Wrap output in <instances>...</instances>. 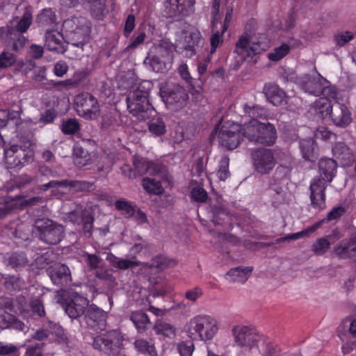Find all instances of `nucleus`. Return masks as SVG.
<instances>
[{"label": "nucleus", "instance_id": "f257e3e1", "mask_svg": "<svg viewBox=\"0 0 356 356\" xmlns=\"http://www.w3.org/2000/svg\"><path fill=\"white\" fill-rule=\"evenodd\" d=\"M152 87L151 81H143L127 97L128 111L140 120H145L156 112L149 99Z\"/></svg>", "mask_w": 356, "mask_h": 356}, {"label": "nucleus", "instance_id": "f03ea898", "mask_svg": "<svg viewBox=\"0 0 356 356\" xmlns=\"http://www.w3.org/2000/svg\"><path fill=\"white\" fill-rule=\"evenodd\" d=\"M219 330L218 322L212 316L200 314L191 319L188 333L191 338L203 341L212 340Z\"/></svg>", "mask_w": 356, "mask_h": 356}, {"label": "nucleus", "instance_id": "7ed1b4c3", "mask_svg": "<svg viewBox=\"0 0 356 356\" xmlns=\"http://www.w3.org/2000/svg\"><path fill=\"white\" fill-rule=\"evenodd\" d=\"M217 134L220 145L229 150L236 149L241 143V124L233 121L223 122L222 117L211 135Z\"/></svg>", "mask_w": 356, "mask_h": 356}, {"label": "nucleus", "instance_id": "20e7f679", "mask_svg": "<svg viewBox=\"0 0 356 356\" xmlns=\"http://www.w3.org/2000/svg\"><path fill=\"white\" fill-rule=\"evenodd\" d=\"M301 88L306 92L314 96L330 97L332 99L337 97V90L334 86L323 77L320 74L318 76H312L307 74L298 78Z\"/></svg>", "mask_w": 356, "mask_h": 356}, {"label": "nucleus", "instance_id": "39448f33", "mask_svg": "<svg viewBox=\"0 0 356 356\" xmlns=\"http://www.w3.org/2000/svg\"><path fill=\"white\" fill-rule=\"evenodd\" d=\"M33 232L38 238L50 245L59 243L64 238L65 229L49 218H37L33 225Z\"/></svg>", "mask_w": 356, "mask_h": 356}, {"label": "nucleus", "instance_id": "423d86ee", "mask_svg": "<svg viewBox=\"0 0 356 356\" xmlns=\"http://www.w3.org/2000/svg\"><path fill=\"white\" fill-rule=\"evenodd\" d=\"M94 349L106 355H114L123 346V337L118 330H112L93 338Z\"/></svg>", "mask_w": 356, "mask_h": 356}, {"label": "nucleus", "instance_id": "0eeeda50", "mask_svg": "<svg viewBox=\"0 0 356 356\" xmlns=\"http://www.w3.org/2000/svg\"><path fill=\"white\" fill-rule=\"evenodd\" d=\"M232 334L236 346L250 351L258 348L260 335L254 328L243 325H234Z\"/></svg>", "mask_w": 356, "mask_h": 356}, {"label": "nucleus", "instance_id": "6e6552de", "mask_svg": "<svg viewBox=\"0 0 356 356\" xmlns=\"http://www.w3.org/2000/svg\"><path fill=\"white\" fill-rule=\"evenodd\" d=\"M160 93L166 106L175 111L184 107L188 99L186 90L179 85H169L161 88Z\"/></svg>", "mask_w": 356, "mask_h": 356}, {"label": "nucleus", "instance_id": "1a4fd4ad", "mask_svg": "<svg viewBox=\"0 0 356 356\" xmlns=\"http://www.w3.org/2000/svg\"><path fill=\"white\" fill-rule=\"evenodd\" d=\"M33 160V156L22 146L12 145L4 149V161L6 168L20 170Z\"/></svg>", "mask_w": 356, "mask_h": 356}, {"label": "nucleus", "instance_id": "9d476101", "mask_svg": "<svg viewBox=\"0 0 356 356\" xmlns=\"http://www.w3.org/2000/svg\"><path fill=\"white\" fill-rule=\"evenodd\" d=\"M75 104L79 115L87 120H95L99 115L97 99L90 93L84 92L75 97Z\"/></svg>", "mask_w": 356, "mask_h": 356}, {"label": "nucleus", "instance_id": "9b49d317", "mask_svg": "<svg viewBox=\"0 0 356 356\" xmlns=\"http://www.w3.org/2000/svg\"><path fill=\"white\" fill-rule=\"evenodd\" d=\"M195 0H168L165 4V13L169 18L181 20L195 13Z\"/></svg>", "mask_w": 356, "mask_h": 356}, {"label": "nucleus", "instance_id": "f8f14e48", "mask_svg": "<svg viewBox=\"0 0 356 356\" xmlns=\"http://www.w3.org/2000/svg\"><path fill=\"white\" fill-rule=\"evenodd\" d=\"M264 50L262 42L252 40L250 36L245 33L239 37L235 44L234 52L239 56L243 61H245L252 59Z\"/></svg>", "mask_w": 356, "mask_h": 356}, {"label": "nucleus", "instance_id": "ddd939ff", "mask_svg": "<svg viewBox=\"0 0 356 356\" xmlns=\"http://www.w3.org/2000/svg\"><path fill=\"white\" fill-rule=\"evenodd\" d=\"M174 47L166 41H161L156 49L159 55L154 56L150 59V65L157 72L166 70L168 65L172 63L174 57Z\"/></svg>", "mask_w": 356, "mask_h": 356}, {"label": "nucleus", "instance_id": "4468645a", "mask_svg": "<svg viewBox=\"0 0 356 356\" xmlns=\"http://www.w3.org/2000/svg\"><path fill=\"white\" fill-rule=\"evenodd\" d=\"M325 179L314 177L309 185L310 206L315 210H322L325 207L327 183Z\"/></svg>", "mask_w": 356, "mask_h": 356}, {"label": "nucleus", "instance_id": "2eb2a0df", "mask_svg": "<svg viewBox=\"0 0 356 356\" xmlns=\"http://www.w3.org/2000/svg\"><path fill=\"white\" fill-rule=\"evenodd\" d=\"M255 170L260 174H268L275 167L276 161L270 149L258 148L252 153Z\"/></svg>", "mask_w": 356, "mask_h": 356}, {"label": "nucleus", "instance_id": "dca6fc26", "mask_svg": "<svg viewBox=\"0 0 356 356\" xmlns=\"http://www.w3.org/2000/svg\"><path fill=\"white\" fill-rule=\"evenodd\" d=\"M46 272L54 285L60 288L67 287L70 285L72 275L70 270L67 265L56 263L49 266Z\"/></svg>", "mask_w": 356, "mask_h": 356}, {"label": "nucleus", "instance_id": "f3484780", "mask_svg": "<svg viewBox=\"0 0 356 356\" xmlns=\"http://www.w3.org/2000/svg\"><path fill=\"white\" fill-rule=\"evenodd\" d=\"M106 312L95 305H91L85 314V321L88 327L97 332L106 328Z\"/></svg>", "mask_w": 356, "mask_h": 356}, {"label": "nucleus", "instance_id": "a211bd4d", "mask_svg": "<svg viewBox=\"0 0 356 356\" xmlns=\"http://www.w3.org/2000/svg\"><path fill=\"white\" fill-rule=\"evenodd\" d=\"M333 124L341 128H346L352 122V114L348 107L339 102H335L329 117Z\"/></svg>", "mask_w": 356, "mask_h": 356}, {"label": "nucleus", "instance_id": "6ab92c4d", "mask_svg": "<svg viewBox=\"0 0 356 356\" xmlns=\"http://www.w3.org/2000/svg\"><path fill=\"white\" fill-rule=\"evenodd\" d=\"M88 305V299L76 293L66 303L65 311L71 318H77L85 313Z\"/></svg>", "mask_w": 356, "mask_h": 356}, {"label": "nucleus", "instance_id": "aec40b11", "mask_svg": "<svg viewBox=\"0 0 356 356\" xmlns=\"http://www.w3.org/2000/svg\"><path fill=\"white\" fill-rule=\"evenodd\" d=\"M204 46V39L199 31H191L186 35L183 53L187 58H191L200 51Z\"/></svg>", "mask_w": 356, "mask_h": 356}, {"label": "nucleus", "instance_id": "412c9836", "mask_svg": "<svg viewBox=\"0 0 356 356\" xmlns=\"http://www.w3.org/2000/svg\"><path fill=\"white\" fill-rule=\"evenodd\" d=\"M133 165L135 168L137 177L142 176L147 173L149 175H158L162 172L163 167V165L154 161H147L138 155H135L133 157Z\"/></svg>", "mask_w": 356, "mask_h": 356}, {"label": "nucleus", "instance_id": "4be33fe9", "mask_svg": "<svg viewBox=\"0 0 356 356\" xmlns=\"http://www.w3.org/2000/svg\"><path fill=\"white\" fill-rule=\"evenodd\" d=\"M334 252L342 259L354 257L356 254V235L339 242L334 248Z\"/></svg>", "mask_w": 356, "mask_h": 356}, {"label": "nucleus", "instance_id": "5701e85b", "mask_svg": "<svg viewBox=\"0 0 356 356\" xmlns=\"http://www.w3.org/2000/svg\"><path fill=\"white\" fill-rule=\"evenodd\" d=\"M82 183L79 181L63 179V180H52L47 184H42L39 186V189L42 191H46L51 189V197H59L62 195L63 193L59 190L60 188H76Z\"/></svg>", "mask_w": 356, "mask_h": 356}, {"label": "nucleus", "instance_id": "b1692460", "mask_svg": "<svg viewBox=\"0 0 356 356\" xmlns=\"http://www.w3.org/2000/svg\"><path fill=\"white\" fill-rule=\"evenodd\" d=\"M263 92L268 101L274 106H280L285 102L286 93L277 84L268 83L264 85Z\"/></svg>", "mask_w": 356, "mask_h": 356}, {"label": "nucleus", "instance_id": "393cba45", "mask_svg": "<svg viewBox=\"0 0 356 356\" xmlns=\"http://www.w3.org/2000/svg\"><path fill=\"white\" fill-rule=\"evenodd\" d=\"M0 283L3 285L6 291L10 293L20 291L26 287L24 279L15 275L0 273Z\"/></svg>", "mask_w": 356, "mask_h": 356}, {"label": "nucleus", "instance_id": "a878e982", "mask_svg": "<svg viewBox=\"0 0 356 356\" xmlns=\"http://www.w3.org/2000/svg\"><path fill=\"white\" fill-rule=\"evenodd\" d=\"M257 143L266 146L275 144L277 139V131L273 124L270 123H261L259 133L257 135Z\"/></svg>", "mask_w": 356, "mask_h": 356}, {"label": "nucleus", "instance_id": "bb28decb", "mask_svg": "<svg viewBox=\"0 0 356 356\" xmlns=\"http://www.w3.org/2000/svg\"><path fill=\"white\" fill-rule=\"evenodd\" d=\"M45 47L49 51L64 53L65 49L63 35L55 31H47L45 33Z\"/></svg>", "mask_w": 356, "mask_h": 356}, {"label": "nucleus", "instance_id": "cd10ccee", "mask_svg": "<svg viewBox=\"0 0 356 356\" xmlns=\"http://www.w3.org/2000/svg\"><path fill=\"white\" fill-rule=\"evenodd\" d=\"M76 20H77L76 18L65 20L63 23V27L65 29L70 27L72 28V29L67 30L69 32L67 36L72 45L83 48L86 44V38L83 33H80L81 30L77 26L75 29H73L72 24H75Z\"/></svg>", "mask_w": 356, "mask_h": 356}, {"label": "nucleus", "instance_id": "c85d7f7f", "mask_svg": "<svg viewBox=\"0 0 356 356\" xmlns=\"http://www.w3.org/2000/svg\"><path fill=\"white\" fill-rule=\"evenodd\" d=\"M261 123L258 120H251L244 125L241 124V142L244 138L257 143Z\"/></svg>", "mask_w": 356, "mask_h": 356}, {"label": "nucleus", "instance_id": "c756f323", "mask_svg": "<svg viewBox=\"0 0 356 356\" xmlns=\"http://www.w3.org/2000/svg\"><path fill=\"white\" fill-rule=\"evenodd\" d=\"M17 195L0 197V220L19 209Z\"/></svg>", "mask_w": 356, "mask_h": 356}, {"label": "nucleus", "instance_id": "7c9ffc66", "mask_svg": "<svg viewBox=\"0 0 356 356\" xmlns=\"http://www.w3.org/2000/svg\"><path fill=\"white\" fill-rule=\"evenodd\" d=\"M319 172L326 181L331 182L337 170V163L332 159H321L318 161Z\"/></svg>", "mask_w": 356, "mask_h": 356}, {"label": "nucleus", "instance_id": "2f4dec72", "mask_svg": "<svg viewBox=\"0 0 356 356\" xmlns=\"http://www.w3.org/2000/svg\"><path fill=\"white\" fill-rule=\"evenodd\" d=\"M33 22V16L31 12L26 9L21 19L17 22L16 26H8V34L13 35V33H21L26 32L31 26Z\"/></svg>", "mask_w": 356, "mask_h": 356}, {"label": "nucleus", "instance_id": "473e14b6", "mask_svg": "<svg viewBox=\"0 0 356 356\" xmlns=\"http://www.w3.org/2000/svg\"><path fill=\"white\" fill-rule=\"evenodd\" d=\"M332 154L343 165H348L353 157L351 149L343 142H339L334 145L332 147Z\"/></svg>", "mask_w": 356, "mask_h": 356}, {"label": "nucleus", "instance_id": "72a5a7b5", "mask_svg": "<svg viewBox=\"0 0 356 356\" xmlns=\"http://www.w3.org/2000/svg\"><path fill=\"white\" fill-rule=\"evenodd\" d=\"M130 320L140 333L144 332L151 325L149 316L143 311L133 312L130 315Z\"/></svg>", "mask_w": 356, "mask_h": 356}, {"label": "nucleus", "instance_id": "f704fd0d", "mask_svg": "<svg viewBox=\"0 0 356 356\" xmlns=\"http://www.w3.org/2000/svg\"><path fill=\"white\" fill-rule=\"evenodd\" d=\"M0 328H14L22 331L24 328V324L15 316L5 312L2 314H0Z\"/></svg>", "mask_w": 356, "mask_h": 356}, {"label": "nucleus", "instance_id": "c9c22d12", "mask_svg": "<svg viewBox=\"0 0 356 356\" xmlns=\"http://www.w3.org/2000/svg\"><path fill=\"white\" fill-rule=\"evenodd\" d=\"M252 270V267H236L229 270L227 276L232 282L244 283Z\"/></svg>", "mask_w": 356, "mask_h": 356}, {"label": "nucleus", "instance_id": "e433bc0d", "mask_svg": "<svg viewBox=\"0 0 356 356\" xmlns=\"http://www.w3.org/2000/svg\"><path fill=\"white\" fill-rule=\"evenodd\" d=\"M134 344L138 353L143 356H158L155 346L151 341L139 339H136Z\"/></svg>", "mask_w": 356, "mask_h": 356}, {"label": "nucleus", "instance_id": "4c0bfd02", "mask_svg": "<svg viewBox=\"0 0 356 356\" xmlns=\"http://www.w3.org/2000/svg\"><path fill=\"white\" fill-rule=\"evenodd\" d=\"M330 99H332L330 97L323 96L314 103V110L321 115L322 118H328L330 113H332L333 105L331 104Z\"/></svg>", "mask_w": 356, "mask_h": 356}, {"label": "nucleus", "instance_id": "58836bf2", "mask_svg": "<svg viewBox=\"0 0 356 356\" xmlns=\"http://www.w3.org/2000/svg\"><path fill=\"white\" fill-rule=\"evenodd\" d=\"M148 130L154 136H161L166 133V125L161 117H153L148 122Z\"/></svg>", "mask_w": 356, "mask_h": 356}, {"label": "nucleus", "instance_id": "ea45409f", "mask_svg": "<svg viewBox=\"0 0 356 356\" xmlns=\"http://www.w3.org/2000/svg\"><path fill=\"white\" fill-rule=\"evenodd\" d=\"M226 21H228V15H226L225 17V22L224 23L222 29V32L220 33L219 31H216L214 33H213L210 38V55L213 54L218 47H219L223 42V38L222 35L227 30L228 25L226 24Z\"/></svg>", "mask_w": 356, "mask_h": 356}, {"label": "nucleus", "instance_id": "a19ab883", "mask_svg": "<svg viewBox=\"0 0 356 356\" xmlns=\"http://www.w3.org/2000/svg\"><path fill=\"white\" fill-rule=\"evenodd\" d=\"M8 264L14 269L17 270L27 265L29 260L23 252H15L8 259Z\"/></svg>", "mask_w": 356, "mask_h": 356}, {"label": "nucleus", "instance_id": "79ce46f5", "mask_svg": "<svg viewBox=\"0 0 356 356\" xmlns=\"http://www.w3.org/2000/svg\"><path fill=\"white\" fill-rule=\"evenodd\" d=\"M244 112L249 115L252 120L266 119L268 115V110L264 106L255 105L250 106H244Z\"/></svg>", "mask_w": 356, "mask_h": 356}, {"label": "nucleus", "instance_id": "37998d69", "mask_svg": "<svg viewBox=\"0 0 356 356\" xmlns=\"http://www.w3.org/2000/svg\"><path fill=\"white\" fill-rule=\"evenodd\" d=\"M146 37L145 30L138 29L131 37L130 36L129 44L125 47L124 51H129L137 49L140 44L144 43Z\"/></svg>", "mask_w": 356, "mask_h": 356}, {"label": "nucleus", "instance_id": "c03bdc74", "mask_svg": "<svg viewBox=\"0 0 356 356\" xmlns=\"http://www.w3.org/2000/svg\"><path fill=\"white\" fill-rule=\"evenodd\" d=\"M143 186L150 194L159 195H161L164 191L161 183L152 178H144L143 179Z\"/></svg>", "mask_w": 356, "mask_h": 356}, {"label": "nucleus", "instance_id": "a18cd8bd", "mask_svg": "<svg viewBox=\"0 0 356 356\" xmlns=\"http://www.w3.org/2000/svg\"><path fill=\"white\" fill-rule=\"evenodd\" d=\"M321 225V222H316L309 227L307 229H305V230H302L301 232H298L296 233L289 234L284 237L279 238L276 240L277 243L284 242L285 241L289 240H297L300 238L307 236L309 234L314 232L316 230H317Z\"/></svg>", "mask_w": 356, "mask_h": 356}, {"label": "nucleus", "instance_id": "49530a36", "mask_svg": "<svg viewBox=\"0 0 356 356\" xmlns=\"http://www.w3.org/2000/svg\"><path fill=\"white\" fill-rule=\"evenodd\" d=\"M6 36L8 38V44L11 47L12 50L18 51L21 50L25 45L27 40L21 33H13V35L8 34L6 31Z\"/></svg>", "mask_w": 356, "mask_h": 356}, {"label": "nucleus", "instance_id": "de8ad7c7", "mask_svg": "<svg viewBox=\"0 0 356 356\" xmlns=\"http://www.w3.org/2000/svg\"><path fill=\"white\" fill-rule=\"evenodd\" d=\"M154 330L157 334L172 339L176 335L175 327L168 323L160 321L154 325Z\"/></svg>", "mask_w": 356, "mask_h": 356}, {"label": "nucleus", "instance_id": "09e8293b", "mask_svg": "<svg viewBox=\"0 0 356 356\" xmlns=\"http://www.w3.org/2000/svg\"><path fill=\"white\" fill-rule=\"evenodd\" d=\"M38 23L41 26H51L56 23V15L51 8H44L37 17Z\"/></svg>", "mask_w": 356, "mask_h": 356}, {"label": "nucleus", "instance_id": "8fccbe9b", "mask_svg": "<svg viewBox=\"0 0 356 356\" xmlns=\"http://www.w3.org/2000/svg\"><path fill=\"white\" fill-rule=\"evenodd\" d=\"M291 47L286 43H282L280 46L274 49L272 52L268 54V58L271 61H279L285 57L290 51Z\"/></svg>", "mask_w": 356, "mask_h": 356}, {"label": "nucleus", "instance_id": "3c124183", "mask_svg": "<svg viewBox=\"0 0 356 356\" xmlns=\"http://www.w3.org/2000/svg\"><path fill=\"white\" fill-rule=\"evenodd\" d=\"M175 264L176 261L175 259H169L163 255H159L152 259L150 266L159 270H164Z\"/></svg>", "mask_w": 356, "mask_h": 356}, {"label": "nucleus", "instance_id": "603ef678", "mask_svg": "<svg viewBox=\"0 0 356 356\" xmlns=\"http://www.w3.org/2000/svg\"><path fill=\"white\" fill-rule=\"evenodd\" d=\"M79 129L80 124L75 118H69L62 122L61 131L65 135H74Z\"/></svg>", "mask_w": 356, "mask_h": 356}, {"label": "nucleus", "instance_id": "864d4df0", "mask_svg": "<svg viewBox=\"0 0 356 356\" xmlns=\"http://www.w3.org/2000/svg\"><path fill=\"white\" fill-rule=\"evenodd\" d=\"M120 127L118 119L111 114H105L102 117L101 128L105 131L116 130Z\"/></svg>", "mask_w": 356, "mask_h": 356}, {"label": "nucleus", "instance_id": "5fc2aeb1", "mask_svg": "<svg viewBox=\"0 0 356 356\" xmlns=\"http://www.w3.org/2000/svg\"><path fill=\"white\" fill-rule=\"evenodd\" d=\"M81 222L85 233H92L94 222V216L91 211L84 209L80 212Z\"/></svg>", "mask_w": 356, "mask_h": 356}, {"label": "nucleus", "instance_id": "6e6d98bb", "mask_svg": "<svg viewBox=\"0 0 356 356\" xmlns=\"http://www.w3.org/2000/svg\"><path fill=\"white\" fill-rule=\"evenodd\" d=\"M90 5L91 15L96 19H102L106 9L105 3L102 0H94Z\"/></svg>", "mask_w": 356, "mask_h": 356}, {"label": "nucleus", "instance_id": "4d7b16f0", "mask_svg": "<svg viewBox=\"0 0 356 356\" xmlns=\"http://www.w3.org/2000/svg\"><path fill=\"white\" fill-rule=\"evenodd\" d=\"M330 241L324 237L320 238L312 245V250L316 255L324 254L330 248Z\"/></svg>", "mask_w": 356, "mask_h": 356}, {"label": "nucleus", "instance_id": "13d9d810", "mask_svg": "<svg viewBox=\"0 0 356 356\" xmlns=\"http://www.w3.org/2000/svg\"><path fill=\"white\" fill-rule=\"evenodd\" d=\"M115 207L117 210L122 211V214L128 218L133 216L136 212L135 208L128 201L117 200L115 202Z\"/></svg>", "mask_w": 356, "mask_h": 356}, {"label": "nucleus", "instance_id": "bf43d9fd", "mask_svg": "<svg viewBox=\"0 0 356 356\" xmlns=\"http://www.w3.org/2000/svg\"><path fill=\"white\" fill-rule=\"evenodd\" d=\"M17 199L18 203H19V209H23L26 207L36 205L38 204H41L44 202V198L40 196H34L24 198V197H22L21 195H18Z\"/></svg>", "mask_w": 356, "mask_h": 356}, {"label": "nucleus", "instance_id": "052dcab7", "mask_svg": "<svg viewBox=\"0 0 356 356\" xmlns=\"http://www.w3.org/2000/svg\"><path fill=\"white\" fill-rule=\"evenodd\" d=\"M229 159L228 156H224L220 161L219 169L217 172L218 177L221 181H225L229 176Z\"/></svg>", "mask_w": 356, "mask_h": 356}, {"label": "nucleus", "instance_id": "680f3d73", "mask_svg": "<svg viewBox=\"0 0 356 356\" xmlns=\"http://www.w3.org/2000/svg\"><path fill=\"white\" fill-rule=\"evenodd\" d=\"M191 199L197 202H205L208 198L207 192L201 186H195L191 191Z\"/></svg>", "mask_w": 356, "mask_h": 356}, {"label": "nucleus", "instance_id": "e2e57ef3", "mask_svg": "<svg viewBox=\"0 0 356 356\" xmlns=\"http://www.w3.org/2000/svg\"><path fill=\"white\" fill-rule=\"evenodd\" d=\"M16 57L13 53L3 51L0 54V69H5L11 67L15 64Z\"/></svg>", "mask_w": 356, "mask_h": 356}, {"label": "nucleus", "instance_id": "0e129e2a", "mask_svg": "<svg viewBox=\"0 0 356 356\" xmlns=\"http://www.w3.org/2000/svg\"><path fill=\"white\" fill-rule=\"evenodd\" d=\"M314 137L316 140L326 141L332 139V138H335L336 135L330 131L327 127H319L314 132Z\"/></svg>", "mask_w": 356, "mask_h": 356}, {"label": "nucleus", "instance_id": "69168bd1", "mask_svg": "<svg viewBox=\"0 0 356 356\" xmlns=\"http://www.w3.org/2000/svg\"><path fill=\"white\" fill-rule=\"evenodd\" d=\"M136 27V17L133 14H129L124 24L123 35L126 38H129L131 33Z\"/></svg>", "mask_w": 356, "mask_h": 356}, {"label": "nucleus", "instance_id": "338daca9", "mask_svg": "<svg viewBox=\"0 0 356 356\" xmlns=\"http://www.w3.org/2000/svg\"><path fill=\"white\" fill-rule=\"evenodd\" d=\"M0 355L1 356H19V350L16 346L6 344L0 342Z\"/></svg>", "mask_w": 356, "mask_h": 356}, {"label": "nucleus", "instance_id": "774afa93", "mask_svg": "<svg viewBox=\"0 0 356 356\" xmlns=\"http://www.w3.org/2000/svg\"><path fill=\"white\" fill-rule=\"evenodd\" d=\"M354 38V35L350 31H344L334 35L336 44L339 47L344 46L347 42Z\"/></svg>", "mask_w": 356, "mask_h": 356}]
</instances>
